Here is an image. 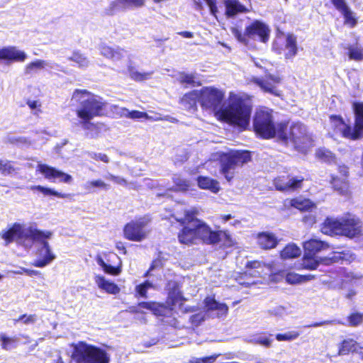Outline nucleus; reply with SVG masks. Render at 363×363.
I'll return each instance as SVG.
<instances>
[{
  "label": "nucleus",
  "instance_id": "obj_1",
  "mask_svg": "<svg viewBox=\"0 0 363 363\" xmlns=\"http://www.w3.org/2000/svg\"><path fill=\"white\" fill-rule=\"evenodd\" d=\"M199 104L203 109L213 111L222 121L245 130L250 125L252 108L235 94H230L228 102L221 106L224 92L215 86L199 90Z\"/></svg>",
  "mask_w": 363,
  "mask_h": 363
},
{
  "label": "nucleus",
  "instance_id": "obj_2",
  "mask_svg": "<svg viewBox=\"0 0 363 363\" xmlns=\"http://www.w3.org/2000/svg\"><path fill=\"white\" fill-rule=\"evenodd\" d=\"M1 236L6 243L15 241L26 250H30L37 242V258L32 263L36 267H45L56 258L47 241L51 238L52 233L38 230L35 223H15L9 230L2 231Z\"/></svg>",
  "mask_w": 363,
  "mask_h": 363
},
{
  "label": "nucleus",
  "instance_id": "obj_3",
  "mask_svg": "<svg viewBox=\"0 0 363 363\" xmlns=\"http://www.w3.org/2000/svg\"><path fill=\"white\" fill-rule=\"evenodd\" d=\"M72 102L79 104L77 115L81 119L82 128L90 130L87 132V135L91 138L97 137V127L90 121L102 114L106 105L103 99L85 89H76L73 92Z\"/></svg>",
  "mask_w": 363,
  "mask_h": 363
},
{
  "label": "nucleus",
  "instance_id": "obj_4",
  "mask_svg": "<svg viewBox=\"0 0 363 363\" xmlns=\"http://www.w3.org/2000/svg\"><path fill=\"white\" fill-rule=\"evenodd\" d=\"M253 128L257 134L268 139L277 135L281 140L288 138L287 124L280 123L275 125L271 110L259 109L257 111L253 119Z\"/></svg>",
  "mask_w": 363,
  "mask_h": 363
},
{
  "label": "nucleus",
  "instance_id": "obj_5",
  "mask_svg": "<svg viewBox=\"0 0 363 363\" xmlns=\"http://www.w3.org/2000/svg\"><path fill=\"white\" fill-rule=\"evenodd\" d=\"M71 363H109V357L104 350L82 342L75 346Z\"/></svg>",
  "mask_w": 363,
  "mask_h": 363
},
{
  "label": "nucleus",
  "instance_id": "obj_6",
  "mask_svg": "<svg viewBox=\"0 0 363 363\" xmlns=\"http://www.w3.org/2000/svg\"><path fill=\"white\" fill-rule=\"evenodd\" d=\"M250 160L248 151L230 150L220 156V172L228 182L234 177L235 169Z\"/></svg>",
  "mask_w": 363,
  "mask_h": 363
},
{
  "label": "nucleus",
  "instance_id": "obj_7",
  "mask_svg": "<svg viewBox=\"0 0 363 363\" xmlns=\"http://www.w3.org/2000/svg\"><path fill=\"white\" fill-rule=\"evenodd\" d=\"M232 33L235 38L240 43L247 45L248 39L259 40L262 43L268 41L270 34L269 26L262 21L255 20L245 27L242 33L238 28H233Z\"/></svg>",
  "mask_w": 363,
  "mask_h": 363
},
{
  "label": "nucleus",
  "instance_id": "obj_8",
  "mask_svg": "<svg viewBox=\"0 0 363 363\" xmlns=\"http://www.w3.org/2000/svg\"><path fill=\"white\" fill-rule=\"evenodd\" d=\"M289 138L294 144L295 148L302 152L313 145L311 137L308 134L306 127L301 123L291 125L286 140Z\"/></svg>",
  "mask_w": 363,
  "mask_h": 363
},
{
  "label": "nucleus",
  "instance_id": "obj_9",
  "mask_svg": "<svg viewBox=\"0 0 363 363\" xmlns=\"http://www.w3.org/2000/svg\"><path fill=\"white\" fill-rule=\"evenodd\" d=\"M193 225L196 227L197 240H201L206 244H216L228 237L225 232L213 231L205 223L196 218L193 221Z\"/></svg>",
  "mask_w": 363,
  "mask_h": 363
},
{
  "label": "nucleus",
  "instance_id": "obj_10",
  "mask_svg": "<svg viewBox=\"0 0 363 363\" xmlns=\"http://www.w3.org/2000/svg\"><path fill=\"white\" fill-rule=\"evenodd\" d=\"M147 223V219L143 218L126 224L123 230L125 238L132 241H142L149 232Z\"/></svg>",
  "mask_w": 363,
  "mask_h": 363
},
{
  "label": "nucleus",
  "instance_id": "obj_11",
  "mask_svg": "<svg viewBox=\"0 0 363 363\" xmlns=\"http://www.w3.org/2000/svg\"><path fill=\"white\" fill-rule=\"evenodd\" d=\"M195 220V213L192 211L185 212V216L182 219V224L186 225L178 235L179 240L183 244L195 243L197 240L196 227L193 225Z\"/></svg>",
  "mask_w": 363,
  "mask_h": 363
},
{
  "label": "nucleus",
  "instance_id": "obj_12",
  "mask_svg": "<svg viewBox=\"0 0 363 363\" xmlns=\"http://www.w3.org/2000/svg\"><path fill=\"white\" fill-rule=\"evenodd\" d=\"M342 235L352 238L363 233L361 220L355 216L347 214L342 216Z\"/></svg>",
  "mask_w": 363,
  "mask_h": 363
},
{
  "label": "nucleus",
  "instance_id": "obj_13",
  "mask_svg": "<svg viewBox=\"0 0 363 363\" xmlns=\"http://www.w3.org/2000/svg\"><path fill=\"white\" fill-rule=\"evenodd\" d=\"M37 170L43 174L47 179L52 180L53 182H55L57 179L60 182L69 184L72 180L71 175L47 164H38Z\"/></svg>",
  "mask_w": 363,
  "mask_h": 363
},
{
  "label": "nucleus",
  "instance_id": "obj_14",
  "mask_svg": "<svg viewBox=\"0 0 363 363\" xmlns=\"http://www.w3.org/2000/svg\"><path fill=\"white\" fill-rule=\"evenodd\" d=\"M145 0H114L111 2L108 13L113 15L118 12L133 10L145 5Z\"/></svg>",
  "mask_w": 363,
  "mask_h": 363
},
{
  "label": "nucleus",
  "instance_id": "obj_15",
  "mask_svg": "<svg viewBox=\"0 0 363 363\" xmlns=\"http://www.w3.org/2000/svg\"><path fill=\"white\" fill-rule=\"evenodd\" d=\"M255 83L264 91L279 96V91L276 85L281 82V78L275 75H266L264 78H255Z\"/></svg>",
  "mask_w": 363,
  "mask_h": 363
},
{
  "label": "nucleus",
  "instance_id": "obj_16",
  "mask_svg": "<svg viewBox=\"0 0 363 363\" xmlns=\"http://www.w3.org/2000/svg\"><path fill=\"white\" fill-rule=\"evenodd\" d=\"M339 172L345 177V178H339L337 177H332L331 184L333 189L340 194L347 196L349 194V184L346 179L348 174V167L345 164H339Z\"/></svg>",
  "mask_w": 363,
  "mask_h": 363
},
{
  "label": "nucleus",
  "instance_id": "obj_17",
  "mask_svg": "<svg viewBox=\"0 0 363 363\" xmlns=\"http://www.w3.org/2000/svg\"><path fill=\"white\" fill-rule=\"evenodd\" d=\"M204 305L206 312L212 317L220 318L224 316L228 311V306L225 303L218 302L214 297H206L204 299Z\"/></svg>",
  "mask_w": 363,
  "mask_h": 363
},
{
  "label": "nucleus",
  "instance_id": "obj_18",
  "mask_svg": "<svg viewBox=\"0 0 363 363\" xmlns=\"http://www.w3.org/2000/svg\"><path fill=\"white\" fill-rule=\"evenodd\" d=\"M27 57V54L16 46L0 48V60H6L9 62H23Z\"/></svg>",
  "mask_w": 363,
  "mask_h": 363
},
{
  "label": "nucleus",
  "instance_id": "obj_19",
  "mask_svg": "<svg viewBox=\"0 0 363 363\" xmlns=\"http://www.w3.org/2000/svg\"><path fill=\"white\" fill-rule=\"evenodd\" d=\"M354 126L352 128V140H357L363 136V103H354Z\"/></svg>",
  "mask_w": 363,
  "mask_h": 363
},
{
  "label": "nucleus",
  "instance_id": "obj_20",
  "mask_svg": "<svg viewBox=\"0 0 363 363\" xmlns=\"http://www.w3.org/2000/svg\"><path fill=\"white\" fill-rule=\"evenodd\" d=\"M320 230L328 235H342V217L327 218L321 225Z\"/></svg>",
  "mask_w": 363,
  "mask_h": 363
},
{
  "label": "nucleus",
  "instance_id": "obj_21",
  "mask_svg": "<svg viewBox=\"0 0 363 363\" xmlns=\"http://www.w3.org/2000/svg\"><path fill=\"white\" fill-rule=\"evenodd\" d=\"M340 276L342 289H347L350 286L356 288L363 286V276L359 273L344 270Z\"/></svg>",
  "mask_w": 363,
  "mask_h": 363
},
{
  "label": "nucleus",
  "instance_id": "obj_22",
  "mask_svg": "<svg viewBox=\"0 0 363 363\" xmlns=\"http://www.w3.org/2000/svg\"><path fill=\"white\" fill-rule=\"evenodd\" d=\"M222 3L225 6V14L228 18H234L240 13L248 11L246 6L242 4L239 0H223Z\"/></svg>",
  "mask_w": 363,
  "mask_h": 363
},
{
  "label": "nucleus",
  "instance_id": "obj_23",
  "mask_svg": "<svg viewBox=\"0 0 363 363\" xmlns=\"http://www.w3.org/2000/svg\"><path fill=\"white\" fill-rule=\"evenodd\" d=\"M330 120L334 130L342 137L352 140V128L346 124L340 116H331Z\"/></svg>",
  "mask_w": 363,
  "mask_h": 363
},
{
  "label": "nucleus",
  "instance_id": "obj_24",
  "mask_svg": "<svg viewBox=\"0 0 363 363\" xmlns=\"http://www.w3.org/2000/svg\"><path fill=\"white\" fill-rule=\"evenodd\" d=\"M99 51L104 57L114 62L122 60L126 54V51L119 47H111L106 44L100 45Z\"/></svg>",
  "mask_w": 363,
  "mask_h": 363
},
{
  "label": "nucleus",
  "instance_id": "obj_25",
  "mask_svg": "<svg viewBox=\"0 0 363 363\" xmlns=\"http://www.w3.org/2000/svg\"><path fill=\"white\" fill-rule=\"evenodd\" d=\"M197 103L199 104V90H193L185 94L180 100L182 107L189 111H196Z\"/></svg>",
  "mask_w": 363,
  "mask_h": 363
},
{
  "label": "nucleus",
  "instance_id": "obj_26",
  "mask_svg": "<svg viewBox=\"0 0 363 363\" xmlns=\"http://www.w3.org/2000/svg\"><path fill=\"white\" fill-rule=\"evenodd\" d=\"M305 253L308 255H315L321 251H324L329 248L328 243L317 239H311L303 243Z\"/></svg>",
  "mask_w": 363,
  "mask_h": 363
},
{
  "label": "nucleus",
  "instance_id": "obj_27",
  "mask_svg": "<svg viewBox=\"0 0 363 363\" xmlns=\"http://www.w3.org/2000/svg\"><path fill=\"white\" fill-rule=\"evenodd\" d=\"M94 280L98 287L106 293L117 294L120 291L119 287L115 283L106 279L102 276L96 275Z\"/></svg>",
  "mask_w": 363,
  "mask_h": 363
},
{
  "label": "nucleus",
  "instance_id": "obj_28",
  "mask_svg": "<svg viewBox=\"0 0 363 363\" xmlns=\"http://www.w3.org/2000/svg\"><path fill=\"white\" fill-rule=\"evenodd\" d=\"M257 242L262 248L268 250L277 246V239L274 234L264 232L258 235Z\"/></svg>",
  "mask_w": 363,
  "mask_h": 363
},
{
  "label": "nucleus",
  "instance_id": "obj_29",
  "mask_svg": "<svg viewBox=\"0 0 363 363\" xmlns=\"http://www.w3.org/2000/svg\"><path fill=\"white\" fill-rule=\"evenodd\" d=\"M303 179L291 178L286 182L279 179L275 181V186L279 191H294L301 186Z\"/></svg>",
  "mask_w": 363,
  "mask_h": 363
},
{
  "label": "nucleus",
  "instance_id": "obj_30",
  "mask_svg": "<svg viewBox=\"0 0 363 363\" xmlns=\"http://www.w3.org/2000/svg\"><path fill=\"white\" fill-rule=\"evenodd\" d=\"M296 37L293 34H288L284 45V56L286 59L293 58L297 54Z\"/></svg>",
  "mask_w": 363,
  "mask_h": 363
},
{
  "label": "nucleus",
  "instance_id": "obj_31",
  "mask_svg": "<svg viewBox=\"0 0 363 363\" xmlns=\"http://www.w3.org/2000/svg\"><path fill=\"white\" fill-rule=\"evenodd\" d=\"M49 64L47 63V60L37 59L34 61H32L28 63L24 67V74L26 75H33L36 74L40 70H43L46 68V65Z\"/></svg>",
  "mask_w": 363,
  "mask_h": 363
},
{
  "label": "nucleus",
  "instance_id": "obj_32",
  "mask_svg": "<svg viewBox=\"0 0 363 363\" xmlns=\"http://www.w3.org/2000/svg\"><path fill=\"white\" fill-rule=\"evenodd\" d=\"M342 48L348 50L350 60L355 61L363 60V48L358 43H355L354 45H342Z\"/></svg>",
  "mask_w": 363,
  "mask_h": 363
},
{
  "label": "nucleus",
  "instance_id": "obj_33",
  "mask_svg": "<svg viewBox=\"0 0 363 363\" xmlns=\"http://www.w3.org/2000/svg\"><path fill=\"white\" fill-rule=\"evenodd\" d=\"M197 182L201 189H208L213 193H217L220 189L219 183L208 177H199Z\"/></svg>",
  "mask_w": 363,
  "mask_h": 363
},
{
  "label": "nucleus",
  "instance_id": "obj_34",
  "mask_svg": "<svg viewBox=\"0 0 363 363\" xmlns=\"http://www.w3.org/2000/svg\"><path fill=\"white\" fill-rule=\"evenodd\" d=\"M291 206L301 211H308L315 208V204L309 199L298 198L290 201Z\"/></svg>",
  "mask_w": 363,
  "mask_h": 363
},
{
  "label": "nucleus",
  "instance_id": "obj_35",
  "mask_svg": "<svg viewBox=\"0 0 363 363\" xmlns=\"http://www.w3.org/2000/svg\"><path fill=\"white\" fill-rule=\"evenodd\" d=\"M359 342H357L353 339H346L342 341L339 348V354L345 355L350 352H356L358 348Z\"/></svg>",
  "mask_w": 363,
  "mask_h": 363
},
{
  "label": "nucleus",
  "instance_id": "obj_36",
  "mask_svg": "<svg viewBox=\"0 0 363 363\" xmlns=\"http://www.w3.org/2000/svg\"><path fill=\"white\" fill-rule=\"evenodd\" d=\"M363 323V314L359 313H353L350 314L345 322L336 320L335 324H340L347 326L356 327Z\"/></svg>",
  "mask_w": 363,
  "mask_h": 363
},
{
  "label": "nucleus",
  "instance_id": "obj_37",
  "mask_svg": "<svg viewBox=\"0 0 363 363\" xmlns=\"http://www.w3.org/2000/svg\"><path fill=\"white\" fill-rule=\"evenodd\" d=\"M119 113L121 116H125L132 119H146L150 120L152 117L149 116L147 113L139 111H129L125 108H119Z\"/></svg>",
  "mask_w": 363,
  "mask_h": 363
},
{
  "label": "nucleus",
  "instance_id": "obj_38",
  "mask_svg": "<svg viewBox=\"0 0 363 363\" xmlns=\"http://www.w3.org/2000/svg\"><path fill=\"white\" fill-rule=\"evenodd\" d=\"M301 253V249L294 244H289L281 252L283 259H290L298 257Z\"/></svg>",
  "mask_w": 363,
  "mask_h": 363
},
{
  "label": "nucleus",
  "instance_id": "obj_39",
  "mask_svg": "<svg viewBox=\"0 0 363 363\" xmlns=\"http://www.w3.org/2000/svg\"><path fill=\"white\" fill-rule=\"evenodd\" d=\"M30 189L31 190H38V191L41 192L45 196H55L56 197L62 198V199L67 198L69 196L68 194L59 193L52 189L44 187V186H42L40 185L32 186L30 187Z\"/></svg>",
  "mask_w": 363,
  "mask_h": 363
},
{
  "label": "nucleus",
  "instance_id": "obj_40",
  "mask_svg": "<svg viewBox=\"0 0 363 363\" xmlns=\"http://www.w3.org/2000/svg\"><path fill=\"white\" fill-rule=\"evenodd\" d=\"M194 1L197 10H201L203 8V5L206 4L209 7L211 13L215 16H216L218 7L216 0H194Z\"/></svg>",
  "mask_w": 363,
  "mask_h": 363
},
{
  "label": "nucleus",
  "instance_id": "obj_41",
  "mask_svg": "<svg viewBox=\"0 0 363 363\" xmlns=\"http://www.w3.org/2000/svg\"><path fill=\"white\" fill-rule=\"evenodd\" d=\"M319 259L315 255H308L304 253L302 265L303 268L307 269H315L319 264Z\"/></svg>",
  "mask_w": 363,
  "mask_h": 363
},
{
  "label": "nucleus",
  "instance_id": "obj_42",
  "mask_svg": "<svg viewBox=\"0 0 363 363\" xmlns=\"http://www.w3.org/2000/svg\"><path fill=\"white\" fill-rule=\"evenodd\" d=\"M316 157L325 162L337 164L336 159L333 153L325 148L318 149L316 152Z\"/></svg>",
  "mask_w": 363,
  "mask_h": 363
},
{
  "label": "nucleus",
  "instance_id": "obj_43",
  "mask_svg": "<svg viewBox=\"0 0 363 363\" xmlns=\"http://www.w3.org/2000/svg\"><path fill=\"white\" fill-rule=\"evenodd\" d=\"M68 59L75 62L79 68H86L89 65V61L86 57L79 52H74Z\"/></svg>",
  "mask_w": 363,
  "mask_h": 363
},
{
  "label": "nucleus",
  "instance_id": "obj_44",
  "mask_svg": "<svg viewBox=\"0 0 363 363\" xmlns=\"http://www.w3.org/2000/svg\"><path fill=\"white\" fill-rule=\"evenodd\" d=\"M246 267L249 269L247 274L253 277H259L262 272L259 269H262L261 262L258 261L247 262Z\"/></svg>",
  "mask_w": 363,
  "mask_h": 363
},
{
  "label": "nucleus",
  "instance_id": "obj_45",
  "mask_svg": "<svg viewBox=\"0 0 363 363\" xmlns=\"http://www.w3.org/2000/svg\"><path fill=\"white\" fill-rule=\"evenodd\" d=\"M128 72L130 77L135 81H143L150 78L152 72H140L134 67L129 66Z\"/></svg>",
  "mask_w": 363,
  "mask_h": 363
},
{
  "label": "nucleus",
  "instance_id": "obj_46",
  "mask_svg": "<svg viewBox=\"0 0 363 363\" xmlns=\"http://www.w3.org/2000/svg\"><path fill=\"white\" fill-rule=\"evenodd\" d=\"M341 14L344 17L345 24L349 25L351 28H354L357 25V20L355 14L350 8L342 12Z\"/></svg>",
  "mask_w": 363,
  "mask_h": 363
},
{
  "label": "nucleus",
  "instance_id": "obj_47",
  "mask_svg": "<svg viewBox=\"0 0 363 363\" xmlns=\"http://www.w3.org/2000/svg\"><path fill=\"white\" fill-rule=\"evenodd\" d=\"M173 181L178 191H186L191 186L190 181L182 178L179 175H174Z\"/></svg>",
  "mask_w": 363,
  "mask_h": 363
},
{
  "label": "nucleus",
  "instance_id": "obj_48",
  "mask_svg": "<svg viewBox=\"0 0 363 363\" xmlns=\"http://www.w3.org/2000/svg\"><path fill=\"white\" fill-rule=\"evenodd\" d=\"M300 333L295 330L288 331L283 334H277L276 339L278 341H292L298 337Z\"/></svg>",
  "mask_w": 363,
  "mask_h": 363
},
{
  "label": "nucleus",
  "instance_id": "obj_49",
  "mask_svg": "<svg viewBox=\"0 0 363 363\" xmlns=\"http://www.w3.org/2000/svg\"><path fill=\"white\" fill-rule=\"evenodd\" d=\"M196 77L194 74L181 72L179 74L178 80L182 84H186L191 86L196 85Z\"/></svg>",
  "mask_w": 363,
  "mask_h": 363
},
{
  "label": "nucleus",
  "instance_id": "obj_50",
  "mask_svg": "<svg viewBox=\"0 0 363 363\" xmlns=\"http://www.w3.org/2000/svg\"><path fill=\"white\" fill-rule=\"evenodd\" d=\"M286 281L290 284H296L307 280L306 276L299 275L296 273L290 272L286 275Z\"/></svg>",
  "mask_w": 363,
  "mask_h": 363
},
{
  "label": "nucleus",
  "instance_id": "obj_51",
  "mask_svg": "<svg viewBox=\"0 0 363 363\" xmlns=\"http://www.w3.org/2000/svg\"><path fill=\"white\" fill-rule=\"evenodd\" d=\"M138 306L141 308L151 311L155 315H159L160 313V308L161 306L155 302H140L138 303Z\"/></svg>",
  "mask_w": 363,
  "mask_h": 363
},
{
  "label": "nucleus",
  "instance_id": "obj_52",
  "mask_svg": "<svg viewBox=\"0 0 363 363\" xmlns=\"http://www.w3.org/2000/svg\"><path fill=\"white\" fill-rule=\"evenodd\" d=\"M86 154L88 155V157L96 161H101L104 163H108L110 161L108 155L102 152L89 151L86 152Z\"/></svg>",
  "mask_w": 363,
  "mask_h": 363
},
{
  "label": "nucleus",
  "instance_id": "obj_53",
  "mask_svg": "<svg viewBox=\"0 0 363 363\" xmlns=\"http://www.w3.org/2000/svg\"><path fill=\"white\" fill-rule=\"evenodd\" d=\"M0 340L2 342V349L5 350H9L13 347H16L15 345H13V344L15 342V340L13 338L9 337L5 335H1L0 337Z\"/></svg>",
  "mask_w": 363,
  "mask_h": 363
},
{
  "label": "nucleus",
  "instance_id": "obj_54",
  "mask_svg": "<svg viewBox=\"0 0 363 363\" xmlns=\"http://www.w3.org/2000/svg\"><path fill=\"white\" fill-rule=\"evenodd\" d=\"M104 178L108 180L113 181L114 183H116L118 185L123 186H125L128 184V182L123 177H121L119 176H115L109 172H108L104 176Z\"/></svg>",
  "mask_w": 363,
  "mask_h": 363
},
{
  "label": "nucleus",
  "instance_id": "obj_55",
  "mask_svg": "<svg viewBox=\"0 0 363 363\" xmlns=\"http://www.w3.org/2000/svg\"><path fill=\"white\" fill-rule=\"evenodd\" d=\"M205 317L206 313L204 312H199L191 315L189 320L193 325L198 326L205 320Z\"/></svg>",
  "mask_w": 363,
  "mask_h": 363
},
{
  "label": "nucleus",
  "instance_id": "obj_56",
  "mask_svg": "<svg viewBox=\"0 0 363 363\" xmlns=\"http://www.w3.org/2000/svg\"><path fill=\"white\" fill-rule=\"evenodd\" d=\"M252 342L263 345L264 347H269L272 342V340L269 339V337L266 335H259L253 337Z\"/></svg>",
  "mask_w": 363,
  "mask_h": 363
},
{
  "label": "nucleus",
  "instance_id": "obj_57",
  "mask_svg": "<svg viewBox=\"0 0 363 363\" xmlns=\"http://www.w3.org/2000/svg\"><path fill=\"white\" fill-rule=\"evenodd\" d=\"M216 359V356L211 355L201 358L192 357L189 360V363H213Z\"/></svg>",
  "mask_w": 363,
  "mask_h": 363
},
{
  "label": "nucleus",
  "instance_id": "obj_58",
  "mask_svg": "<svg viewBox=\"0 0 363 363\" xmlns=\"http://www.w3.org/2000/svg\"><path fill=\"white\" fill-rule=\"evenodd\" d=\"M330 2L340 13L350 8L347 4L346 0H330Z\"/></svg>",
  "mask_w": 363,
  "mask_h": 363
},
{
  "label": "nucleus",
  "instance_id": "obj_59",
  "mask_svg": "<svg viewBox=\"0 0 363 363\" xmlns=\"http://www.w3.org/2000/svg\"><path fill=\"white\" fill-rule=\"evenodd\" d=\"M0 171L4 174H9L12 173L14 171V169L10 162L1 161L0 162Z\"/></svg>",
  "mask_w": 363,
  "mask_h": 363
},
{
  "label": "nucleus",
  "instance_id": "obj_60",
  "mask_svg": "<svg viewBox=\"0 0 363 363\" xmlns=\"http://www.w3.org/2000/svg\"><path fill=\"white\" fill-rule=\"evenodd\" d=\"M91 182V186H93L94 188H99L104 190H108L109 189V185L105 183L101 179H96V180H92Z\"/></svg>",
  "mask_w": 363,
  "mask_h": 363
},
{
  "label": "nucleus",
  "instance_id": "obj_61",
  "mask_svg": "<svg viewBox=\"0 0 363 363\" xmlns=\"http://www.w3.org/2000/svg\"><path fill=\"white\" fill-rule=\"evenodd\" d=\"M36 320L35 315H23L16 320V321H23L25 324L33 323Z\"/></svg>",
  "mask_w": 363,
  "mask_h": 363
},
{
  "label": "nucleus",
  "instance_id": "obj_62",
  "mask_svg": "<svg viewBox=\"0 0 363 363\" xmlns=\"http://www.w3.org/2000/svg\"><path fill=\"white\" fill-rule=\"evenodd\" d=\"M104 271L111 275H118L121 273L120 267H116L108 264L104 267Z\"/></svg>",
  "mask_w": 363,
  "mask_h": 363
},
{
  "label": "nucleus",
  "instance_id": "obj_63",
  "mask_svg": "<svg viewBox=\"0 0 363 363\" xmlns=\"http://www.w3.org/2000/svg\"><path fill=\"white\" fill-rule=\"evenodd\" d=\"M47 63H48L49 65H46V68L65 72V68L62 66L50 60H47Z\"/></svg>",
  "mask_w": 363,
  "mask_h": 363
},
{
  "label": "nucleus",
  "instance_id": "obj_64",
  "mask_svg": "<svg viewBox=\"0 0 363 363\" xmlns=\"http://www.w3.org/2000/svg\"><path fill=\"white\" fill-rule=\"evenodd\" d=\"M335 322H336V320H325V321H322V322H315V323H311L310 325H308L306 327H308V328H317V327L322 326V325H335Z\"/></svg>",
  "mask_w": 363,
  "mask_h": 363
}]
</instances>
